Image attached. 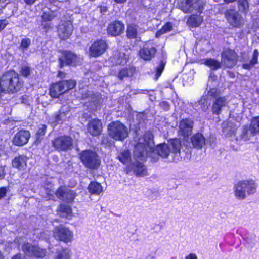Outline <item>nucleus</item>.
<instances>
[{"label":"nucleus","mask_w":259,"mask_h":259,"mask_svg":"<svg viewBox=\"0 0 259 259\" xmlns=\"http://www.w3.org/2000/svg\"><path fill=\"white\" fill-rule=\"evenodd\" d=\"M153 138V134L149 131L141 136L135 146L134 156L142 160L145 157L150 155L154 149Z\"/></svg>","instance_id":"f257e3e1"},{"label":"nucleus","mask_w":259,"mask_h":259,"mask_svg":"<svg viewBox=\"0 0 259 259\" xmlns=\"http://www.w3.org/2000/svg\"><path fill=\"white\" fill-rule=\"evenodd\" d=\"M156 52V49L153 47H144L139 51V55L144 60L149 61L154 57Z\"/></svg>","instance_id":"5701e85b"},{"label":"nucleus","mask_w":259,"mask_h":259,"mask_svg":"<svg viewBox=\"0 0 259 259\" xmlns=\"http://www.w3.org/2000/svg\"><path fill=\"white\" fill-rule=\"evenodd\" d=\"M172 25L171 23H166L162 28L159 31H157L155 36L156 37H159L161 35L166 33L172 30Z\"/></svg>","instance_id":"ea45409f"},{"label":"nucleus","mask_w":259,"mask_h":259,"mask_svg":"<svg viewBox=\"0 0 259 259\" xmlns=\"http://www.w3.org/2000/svg\"><path fill=\"white\" fill-rule=\"evenodd\" d=\"M259 55L258 51L257 49H255L253 53L252 59L250 61L252 64L254 65L258 63V57Z\"/></svg>","instance_id":"de8ad7c7"},{"label":"nucleus","mask_w":259,"mask_h":259,"mask_svg":"<svg viewBox=\"0 0 259 259\" xmlns=\"http://www.w3.org/2000/svg\"><path fill=\"white\" fill-rule=\"evenodd\" d=\"M70 108L68 105H63L60 109L58 113L54 116L53 120L57 124H61L65 121L69 114Z\"/></svg>","instance_id":"412c9836"},{"label":"nucleus","mask_w":259,"mask_h":259,"mask_svg":"<svg viewBox=\"0 0 259 259\" xmlns=\"http://www.w3.org/2000/svg\"><path fill=\"white\" fill-rule=\"evenodd\" d=\"M191 142L194 148L201 149L205 144V138L202 134L197 133L192 136Z\"/></svg>","instance_id":"393cba45"},{"label":"nucleus","mask_w":259,"mask_h":259,"mask_svg":"<svg viewBox=\"0 0 259 259\" xmlns=\"http://www.w3.org/2000/svg\"><path fill=\"white\" fill-rule=\"evenodd\" d=\"M23 85L19 75L14 71L4 74L0 80V88L3 93H14L19 91Z\"/></svg>","instance_id":"f03ea898"},{"label":"nucleus","mask_w":259,"mask_h":259,"mask_svg":"<svg viewBox=\"0 0 259 259\" xmlns=\"http://www.w3.org/2000/svg\"><path fill=\"white\" fill-rule=\"evenodd\" d=\"M73 27L70 21L61 20L58 27V34L61 39L68 38L72 33Z\"/></svg>","instance_id":"9b49d317"},{"label":"nucleus","mask_w":259,"mask_h":259,"mask_svg":"<svg viewBox=\"0 0 259 259\" xmlns=\"http://www.w3.org/2000/svg\"><path fill=\"white\" fill-rule=\"evenodd\" d=\"M36 248L35 245H32L30 243H24L22 246V250L27 256L32 257L34 254V249Z\"/></svg>","instance_id":"72a5a7b5"},{"label":"nucleus","mask_w":259,"mask_h":259,"mask_svg":"<svg viewBox=\"0 0 259 259\" xmlns=\"http://www.w3.org/2000/svg\"><path fill=\"white\" fill-rule=\"evenodd\" d=\"M31 73L30 68L25 66L22 67L20 71V73L23 76L26 77L28 76Z\"/></svg>","instance_id":"49530a36"},{"label":"nucleus","mask_w":259,"mask_h":259,"mask_svg":"<svg viewBox=\"0 0 259 259\" xmlns=\"http://www.w3.org/2000/svg\"><path fill=\"white\" fill-rule=\"evenodd\" d=\"M179 7L185 13H190L193 11L192 0H180Z\"/></svg>","instance_id":"7c9ffc66"},{"label":"nucleus","mask_w":259,"mask_h":259,"mask_svg":"<svg viewBox=\"0 0 259 259\" xmlns=\"http://www.w3.org/2000/svg\"><path fill=\"white\" fill-rule=\"evenodd\" d=\"M222 61L228 68H232L237 62V55L233 50H226L222 53Z\"/></svg>","instance_id":"ddd939ff"},{"label":"nucleus","mask_w":259,"mask_h":259,"mask_svg":"<svg viewBox=\"0 0 259 259\" xmlns=\"http://www.w3.org/2000/svg\"><path fill=\"white\" fill-rule=\"evenodd\" d=\"M192 3L193 5V10H195L199 12H202L203 6L205 5L204 0H192Z\"/></svg>","instance_id":"a19ab883"},{"label":"nucleus","mask_w":259,"mask_h":259,"mask_svg":"<svg viewBox=\"0 0 259 259\" xmlns=\"http://www.w3.org/2000/svg\"><path fill=\"white\" fill-rule=\"evenodd\" d=\"M204 63L209 67L212 68L213 70H217L221 68V66L220 62L211 58L205 59Z\"/></svg>","instance_id":"4c0bfd02"},{"label":"nucleus","mask_w":259,"mask_h":259,"mask_svg":"<svg viewBox=\"0 0 259 259\" xmlns=\"http://www.w3.org/2000/svg\"><path fill=\"white\" fill-rule=\"evenodd\" d=\"M88 190L91 194L99 195L102 192V186L100 183L93 181L90 183Z\"/></svg>","instance_id":"473e14b6"},{"label":"nucleus","mask_w":259,"mask_h":259,"mask_svg":"<svg viewBox=\"0 0 259 259\" xmlns=\"http://www.w3.org/2000/svg\"><path fill=\"white\" fill-rule=\"evenodd\" d=\"M81 99L87 100L89 102L97 103L100 100V96L97 94H95L92 91L82 90L81 92Z\"/></svg>","instance_id":"bb28decb"},{"label":"nucleus","mask_w":259,"mask_h":259,"mask_svg":"<svg viewBox=\"0 0 259 259\" xmlns=\"http://www.w3.org/2000/svg\"><path fill=\"white\" fill-rule=\"evenodd\" d=\"M60 68L65 65L75 66L78 63V58L75 54L71 52L66 51L63 52V56L59 59Z\"/></svg>","instance_id":"2eb2a0df"},{"label":"nucleus","mask_w":259,"mask_h":259,"mask_svg":"<svg viewBox=\"0 0 259 259\" xmlns=\"http://www.w3.org/2000/svg\"><path fill=\"white\" fill-rule=\"evenodd\" d=\"M60 15V12L57 10H51L44 12L41 18L42 19L48 22L51 21L56 17Z\"/></svg>","instance_id":"2f4dec72"},{"label":"nucleus","mask_w":259,"mask_h":259,"mask_svg":"<svg viewBox=\"0 0 259 259\" xmlns=\"http://www.w3.org/2000/svg\"><path fill=\"white\" fill-rule=\"evenodd\" d=\"M194 122L190 119H183L179 123L178 133L179 135L184 137H188L192 133Z\"/></svg>","instance_id":"4468645a"},{"label":"nucleus","mask_w":259,"mask_h":259,"mask_svg":"<svg viewBox=\"0 0 259 259\" xmlns=\"http://www.w3.org/2000/svg\"><path fill=\"white\" fill-rule=\"evenodd\" d=\"M28 158L24 155H19L14 158L12 160V164L13 167L23 170L27 166V162Z\"/></svg>","instance_id":"b1692460"},{"label":"nucleus","mask_w":259,"mask_h":259,"mask_svg":"<svg viewBox=\"0 0 259 259\" xmlns=\"http://www.w3.org/2000/svg\"><path fill=\"white\" fill-rule=\"evenodd\" d=\"M224 16L232 28H240L244 24V20L242 16L234 9L227 10L224 13Z\"/></svg>","instance_id":"6e6552de"},{"label":"nucleus","mask_w":259,"mask_h":259,"mask_svg":"<svg viewBox=\"0 0 259 259\" xmlns=\"http://www.w3.org/2000/svg\"><path fill=\"white\" fill-rule=\"evenodd\" d=\"M41 25L42 27V29L47 33L52 29V24L50 22L45 21L42 19Z\"/></svg>","instance_id":"a18cd8bd"},{"label":"nucleus","mask_w":259,"mask_h":259,"mask_svg":"<svg viewBox=\"0 0 259 259\" xmlns=\"http://www.w3.org/2000/svg\"><path fill=\"white\" fill-rule=\"evenodd\" d=\"M56 196L61 200L68 202L72 201L75 197V193L65 187L59 188L56 191Z\"/></svg>","instance_id":"f3484780"},{"label":"nucleus","mask_w":259,"mask_h":259,"mask_svg":"<svg viewBox=\"0 0 259 259\" xmlns=\"http://www.w3.org/2000/svg\"><path fill=\"white\" fill-rule=\"evenodd\" d=\"M102 144L106 146H109L111 144V140L107 136H103L101 141Z\"/></svg>","instance_id":"3c124183"},{"label":"nucleus","mask_w":259,"mask_h":259,"mask_svg":"<svg viewBox=\"0 0 259 259\" xmlns=\"http://www.w3.org/2000/svg\"><path fill=\"white\" fill-rule=\"evenodd\" d=\"M72 252L68 248L57 249L55 254V259H71Z\"/></svg>","instance_id":"c85d7f7f"},{"label":"nucleus","mask_w":259,"mask_h":259,"mask_svg":"<svg viewBox=\"0 0 259 259\" xmlns=\"http://www.w3.org/2000/svg\"><path fill=\"white\" fill-rule=\"evenodd\" d=\"M181 143L179 139H175L168 141L167 144L163 143L157 147L158 154L161 157L166 158L171 156L174 160L180 159Z\"/></svg>","instance_id":"7ed1b4c3"},{"label":"nucleus","mask_w":259,"mask_h":259,"mask_svg":"<svg viewBox=\"0 0 259 259\" xmlns=\"http://www.w3.org/2000/svg\"><path fill=\"white\" fill-rule=\"evenodd\" d=\"M11 259H25L24 256L22 255L21 253H18L14 256H13Z\"/></svg>","instance_id":"052dcab7"},{"label":"nucleus","mask_w":259,"mask_h":259,"mask_svg":"<svg viewBox=\"0 0 259 259\" xmlns=\"http://www.w3.org/2000/svg\"><path fill=\"white\" fill-rule=\"evenodd\" d=\"M3 257L2 254L1 252H0V259H3Z\"/></svg>","instance_id":"774afa93"},{"label":"nucleus","mask_w":259,"mask_h":259,"mask_svg":"<svg viewBox=\"0 0 259 259\" xmlns=\"http://www.w3.org/2000/svg\"><path fill=\"white\" fill-rule=\"evenodd\" d=\"M124 25L119 21H115L110 23L107 29L108 35L112 36H117L121 35L124 31Z\"/></svg>","instance_id":"dca6fc26"},{"label":"nucleus","mask_w":259,"mask_h":259,"mask_svg":"<svg viewBox=\"0 0 259 259\" xmlns=\"http://www.w3.org/2000/svg\"><path fill=\"white\" fill-rule=\"evenodd\" d=\"M119 56L120 57L122 58V59H121V60L120 59L118 60L117 61V63H118V64H123L124 62V61L123 60L122 58L124 56V53H119Z\"/></svg>","instance_id":"680f3d73"},{"label":"nucleus","mask_w":259,"mask_h":259,"mask_svg":"<svg viewBox=\"0 0 259 259\" xmlns=\"http://www.w3.org/2000/svg\"><path fill=\"white\" fill-rule=\"evenodd\" d=\"M238 6L239 11L246 15L248 9L249 5L247 0H239L238 2Z\"/></svg>","instance_id":"58836bf2"},{"label":"nucleus","mask_w":259,"mask_h":259,"mask_svg":"<svg viewBox=\"0 0 259 259\" xmlns=\"http://www.w3.org/2000/svg\"><path fill=\"white\" fill-rule=\"evenodd\" d=\"M254 66V65L252 64L251 62L250 61V62L248 63H245L243 64L242 68L244 69L250 70Z\"/></svg>","instance_id":"5fc2aeb1"},{"label":"nucleus","mask_w":259,"mask_h":259,"mask_svg":"<svg viewBox=\"0 0 259 259\" xmlns=\"http://www.w3.org/2000/svg\"><path fill=\"white\" fill-rule=\"evenodd\" d=\"M164 68V64L163 63H161L159 67H158L156 69V73L155 74L156 79L157 80L158 77L161 75L163 69Z\"/></svg>","instance_id":"8fccbe9b"},{"label":"nucleus","mask_w":259,"mask_h":259,"mask_svg":"<svg viewBox=\"0 0 259 259\" xmlns=\"http://www.w3.org/2000/svg\"><path fill=\"white\" fill-rule=\"evenodd\" d=\"M34 254L33 256L38 257H43L46 256L47 251L45 249L41 248L38 246L36 245V248L34 249Z\"/></svg>","instance_id":"79ce46f5"},{"label":"nucleus","mask_w":259,"mask_h":259,"mask_svg":"<svg viewBox=\"0 0 259 259\" xmlns=\"http://www.w3.org/2000/svg\"><path fill=\"white\" fill-rule=\"evenodd\" d=\"M136 71V70L134 67L123 68L118 71L117 77L120 80L122 81L125 78L133 76Z\"/></svg>","instance_id":"a878e982"},{"label":"nucleus","mask_w":259,"mask_h":259,"mask_svg":"<svg viewBox=\"0 0 259 259\" xmlns=\"http://www.w3.org/2000/svg\"><path fill=\"white\" fill-rule=\"evenodd\" d=\"M71 212L72 210L71 207L65 204L60 205L58 212L59 215L62 218H67L71 216Z\"/></svg>","instance_id":"c9c22d12"},{"label":"nucleus","mask_w":259,"mask_h":259,"mask_svg":"<svg viewBox=\"0 0 259 259\" xmlns=\"http://www.w3.org/2000/svg\"><path fill=\"white\" fill-rule=\"evenodd\" d=\"M117 158L123 164H128L131 161L130 151L127 149L120 150L118 153Z\"/></svg>","instance_id":"cd10ccee"},{"label":"nucleus","mask_w":259,"mask_h":259,"mask_svg":"<svg viewBox=\"0 0 259 259\" xmlns=\"http://www.w3.org/2000/svg\"><path fill=\"white\" fill-rule=\"evenodd\" d=\"M199 104L200 105L201 109L203 111H206L208 108L207 100L205 97H202L199 101Z\"/></svg>","instance_id":"c03bdc74"},{"label":"nucleus","mask_w":259,"mask_h":259,"mask_svg":"<svg viewBox=\"0 0 259 259\" xmlns=\"http://www.w3.org/2000/svg\"><path fill=\"white\" fill-rule=\"evenodd\" d=\"M102 129V123L99 120L97 119L89 121L87 125L88 132L93 136L99 135L101 133Z\"/></svg>","instance_id":"4be33fe9"},{"label":"nucleus","mask_w":259,"mask_h":259,"mask_svg":"<svg viewBox=\"0 0 259 259\" xmlns=\"http://www.w3.org/2000/svg\"><path fill=\"white\" fill-rule=\"evenodd\" d=\"M228 102L225 97H218L213 101L211 107V111L213 114L220 115L222 112V108L225 107Z\"/></svg>","instance_id":"6ab92c4d"},{"label":"nucleus","mask_w":259,"mask_h":259,"mask_svg":"<svg viewBox=\"0 0 259 259\" xmlns=\"http://www.w3.org/2000/svg\"><path fill=\"white\" fill-rule=\"evenodd\" d=\"M98 8L100 9V11L102 14H104L108 10V7L106 6H100Z\"/></svg>","instance_id":"4d7b16f0"},{"label":"nucleus","mask_w":259,"mask_h":259,"mask_svg":"<svg viewBox=\"0 0 259 259\" xmlns=\"http://www.w3.org/2000/svg\"><path fill=\"white\" fill-rule=\"evenodd\" d=\"M7 191L6 187H1L0 188V199L3 198Z\"/></svg>","instance_id":"6e6d98bb"},{"label":"nucleus","mask_w":259,"mask_h":259,"mask_svg":"<svg viewBox=\"0 0 259 259\" xmlns=\"http://www.w3.org/2000/svg\"><path fill=\"white\" fill-rule=\"evenodd\" d=\"M49 236V235H48V233H46V232H42L41 234V237L44 239H47V236Z\"/></svg>","instance_id":"69168bd1"},{"label":"nucleus","mask_w":259,"mask_h":259,"mask_svg":"<svg viewBox=\"0 0 259 259\" xmlns=\"http://www.w3.org/2000/svg\"><path fill=\"white\" fill-rule=\"evenodd\" d=\"M74 80L61 81L52 84L50 89V95L53 98H58L66 91L74 88L76 85Z\"/></svg>","instance_id":"0eeeda50"},{"label":"nucleus","mask_w":259,"mask_h":259,"mask_svg":"<svg viewBox=\"0 0 259 259\" xmlns=\"http://www.w3.org/2000/svg\"><path fill=\"white\" fill-rule=\"evenodd\" d=\"M138 27L134 24L127 26L126 36L129 39H135L138 36Z\"/></svg>","instance_id":"e433bc0d"},{"label":"nucleus","mask_w":259,"mask_h":259,"mask_svg":"<svg viewBox=\"0 0 259 259\" xmlns=\"http://www.w3.org/2000/svg\"><path fill=\"white\" fill-rule=\"evenodd\" d=\"M30 136V133L28 131L20 130L15 135L13 143L16 146H23L28 142Z\"/></svg>","instance_id":"a211bd4d"},{"label":"nucleus","mask_w":259,"mask_h":259,"mask_svg":"<svg viewBox=\"0 0 259 259\" xmlns=\"http://www.w3.org/2000/svg\"><path fill=\"white\" fill-rule=\"evenodd\" d=\"M117 3L123 4L126 2V0H114Z\"/></svg>","instance_id":"338daca9"},{"label":"nucleus","mask_w":259,"mask_h":259,"mask_svg":"<svg viewBox=\"0 0 259 259\" xmlns=\"http://www.w3.org/2000/svg\"><path fill=\"white\" fill-rule=\"evenodd\" d=\"M54 235L56 239L65 243L71 242L73 238V233L68 228L62 225L54 228Z\"/></svg>","instance_id":"9d476101"},{"label":"nucleus","mask_w":259,"mask_h":259,"mask_svg":"<svg viewBox=\"0 0 259 259\" xmlns=\"http://www.w3.org/2000/svg\"><path fill=\"white\" fill-rule=\"evenodd\" d=\"M5 172L4 167L0 166V179H3L5 177Z\"/></svg>","instance_id":"bf43d9fd"},{"label":"nucleus","mask_w":259,"mask_h":259,"mask_svg":"<svg viewBox=\"0 0 259 259\" xmlns=\"http://www.w3.org/2000/svg\"><path fill=\"white\" fill-rule=\"evenodd\" d=\"M24 2L28 5H32L37 1V0H23Z\"/></svg>","instance_id":"0e129e2a"},{"label":"nucleus","mask_w":259,"mask_h":259,"mask_svg":"<svg viewBox=\"0 0 259 259\" xmlns=\"http://www.w3.org/2000/svg\"><path fill=\"white\" fill-rule=\"evenodd\" d=\"M132 168L137 175L144 176L147 174V171L144 165L139 161L134 163L133 164Z\"/></svg>","instance_id":"f704fd0d"},{"label":"nucleus","mask_w":259,"mask_h":259,"mask_svg":"<svg viewBox=\"0 0 259 259\" xmlns=\"http://www.w3.org/2000/svg\"><path fill=\"white\" fill-rule=\"evenodd\" d=\"M185 259H198V258L195 253H191L187 255Z\"/></svg>","instance_id":"13d9d810"},{"label":"nucleus","mask_w":259,"mask_h":259,"mask_svg":"<svg viewBox=\"0 0 259 259\" xmlns=\"http://www.w3.org/2000/svg\"><path fill=\"white\" fill-rule=\"evenodd\" d=\"M110 137L117 141H122L128 136L127 127L119 121L111 122L108 127Z\"/></svg>","instance_id":"423d86ee"},{"label":"nucleus","mask_w":259,"mask_h":259,"mask_svg":"<svg viewBox=\"0 0 259 259\" xmlns=\"http://www.w3.org/2000/svg\"><path fill=\"white\" fill-rule=\"evenodd\" d=\"M31 44V40L28 38L22 39L20 45L19 47V49L24 51L26 50Z\"/></svg>","instance_id":"37998d69"},{"label":"nucleus","mask_w":259,"mask_h":259,"mask_svg":"<svg viewBox=\"0 0 259 259\" xmlns=\"http://www.w3.org/2000/svg\"><path fill=\"white\" fill-rule=\"evenodd\" d=\"M8 24V22L6 20H0V32L3 30Z\"/></svg>","instance_id":"603ef678"},{"label":"nucleus","mask_w":259,"mask_h":259,"mask_svg":"<svg viewBox=\"0 0 259 259\" xmlns=\"http://www.w3.org/2000/svg\"><path fill=\"white\" fill-rule=\"evenodd\" d=\"M58 76L61 78H64L66 76V73L63 71H59L58 73Z\"/></svg>","instance_id":"e2e57ef3"},{"label":"nucleus","mask_w":259,"mask_h":259,"mask_svg":"<svg viewBox=\"0 0 259 259\" xmlns=\"http://www.w3.org/2000/svg\"><path fill=\"white\" fill-rule=\"evenodd\" d=\"M256 186V184L253 180L239 181L234 186L235 196L238 199H244L247 195L255 192Z\"/></svg>","instance_id":"20e7f679"},{"label":"nucleus","mask_w":259,"mask_h":259,"mask_svg":"<svg viewBox=\"0 0 259 259\" xmlns=\"http://www.w3.org/2000/svg\"><path fill=\"white\" fill-rule=\"evenodd\" d=\"M79 158L85 167L91 169H96L100 165V159L97 153L91 150L82 151Z\"/></svg>","instance_id":"39448f33"},{"label":"nucleus","mask_w":259,"mask_h":259,"mask_svg":"<svg viewBox=\"0 0 259 259\" xmlns=\"http://www.w3.org/2000/svg\"><path fill=\"white\" fill-rule=\"evenodd\" d=\"M46 126L45 125H40L37 133L36 136L37 138H40L45 135L46 131Z\"/></svg>","instance_id":"09e8293b"},{"label":"nucleus","mask_w":259,"mask_h":259,"mask_svg":"<svg viewBox=\"0 0 259 259\" xmlns=\"http://www.w3.org/2000/svg\"><path fill=\"white\" fill-rule=\"evenodd\" d=\"M218 94V90L216 89H211L208 92V95L212 97H215Z\"/></svg>","instance_id":"864d4df0"},{"label":"nucleus","mask_w":259,"mask_h":259,"mask_svg":"<svg viewBox=\"0 0 259 259\" xmlns=\"http://www.w3.org/2000/svg\"><path fill=\"white\" fill-rule=\"evenodd\" d=\"M107 48L106 42L102 40L94 42L90 46L89 55L90 57H97L103 54Z\"/></svg>","instance_id":"f8f14e48"},{"label":"nucleus","mask_w":259,"mask_h":259,"mask_svg":"<svg viewBox=\"0 0 259 259\" xmlns=\"http://www.w3.org/2000/svg\"><path fill=\"white\" fill-rule=\"evenodd\" d=\"M203 18L200 15H192L187 20V24L191 27H197L200 25Z\"/></svg>","instance_id":"c756f323"},{"label":"nucleus","mask_w":259,"mask_h":259,"mask_svg":"<svg viewBox=\"0 0 259 259\" xmlns=\"http://www.w3.org/2000/svg\"><path fill=\"white\" fill-rule=\"evenodd\" d=\"M53 147L58 151H67L72 149L73 139L69 136H61L52 141Z\"/></svg>","instance_id":"1a4fd4ad"},{"label":"nucleus","mask_w":259,"mask_h":259,"mask_svg":"<svg viewBox=\"0 0 259 259\" xmlns=\"http://www.w3.org/2000/svg\"><path fill=\"white\" fill-rule=\"evenodd\" d=\"M259 133V117L252 120L249 129L244 128L242 134V138L245 140L249 139V135L251 134Z\"/></svg>","instance_id":"aec40b11"}]
</instances>
